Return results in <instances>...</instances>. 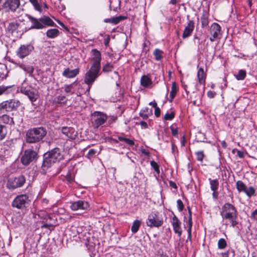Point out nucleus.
Instances as JSON below:
<instances>
[{
    "mask_svg": "<svg viewBox=\"0 0 257 257\" xmlns=\"http://www.w3.org/2000/svg\"><path fill=\"white\" fill-rule=\"evenodd\" d=\"M91 54L93 63L89 70L85 73L84 78L85 83L89 86H91L101 74V53L97 49H94L91 50Z\"/></svg>",
    "mask_w": 257,
    "mask_h": 257,
    "instance_id": "obj_1",
    "label": "nucleus"
},
{
    "mask_svg": "<svg viewBox=\"0 0 257 257\" xmlns=\"http://www.w3.org/2000/svg\"><path fill=\"white\" fill-rule=\"evenodd\" d=\"M64 159V155L60 149L54 148L44 155L42 167L49 168L53 163L60 162Z\"/></svg>",
    "mask_w": 257,
    "mask_h": 257,
    "instance_id": "obj_2",
    "label": "nucleus"
},
{
    "mask_svg": "<svg viewBox=\"0 0 257 257\" xmlns=\"http://www.w3.org/2000/svg\"><path fill=\"white\" fill-rule=\"evenodd\" d=\"M46 134V129L43 127L31 128L26 133V142L29 143H38L45 137Z\"/></svg>",
    "mask_w": 257,
    "mask_h": 257,
    "instance_id": "obj_3",
    "label": "nucleus"
},
{
    "mask_svg": "<svg viewBox=\"0 0 257 257\" xmlns=\"http://www.w3.org/2000/svg\"><path fill=\"white\" fill-rule=\"evenodd\" d=\"M28 18L33 24L31 27L33 29H42L46 27L55 26V23L47 16H44L38 19L29 15Z\"/></svg>",
    "mask_w": 257,
    "mask_h": 257,
    "instance_id": "obj_4",
    "label": "nucleus"
},
{
    "mask_svg": "<svg viewBox=\"0 0 257 257\" xmlns=\"http://www.w3.org/2000/svg\"><path fill=\"white\" fill-rule=\"evenodd\" d=\"M107 119V116L105 113L97 111H94L90 116L92 126L95 128H97L103 124Z\"/></svg>",
    "mask_w": 257,
    "mask_h": 257,
    "instance_id": "obj_5",
    "label": "nucleus"
},
{
    "mask_svg": "<svg viewBox=\"0 0 257 257\" xmlns=\"http://www.w3.org/2000/svg\"><path fill=\"white\" fill-rule=\"evenodd\" d=\"M146 223L148 226L151 227H159L162 225L163 220L159 216L157 211H154L149 215Z\"/></svg>",
    "mask_w": 257,
    "mask_h": 257,
    "instance_id": "obj_6",
    "label": "nucleus"
},
{
    "mask_svg": "<svg viewBox=\"0 0 257 257\" xmlns=\"http://www.w3.org/2000/svg\"><path fill=\"white\" fill-rule=\"evenodd\" d=\"M21 92L27 95L32 102L36 101L39 97L38 91L30 86H23L21 88Z\"/></svg>",
    "mask_w": 257,
    "mask_h": 257,
    "instance_id": "obj_7",
    "label": "nucleus"
},
{
    "mask_svg": "<svg viewBox=\"0 0 257 257\" xmlns=\"http://www.w3.org/2000/svg\"><path fill=\"white\" fill-rule=\"evenodd\" d=\"M26 179L23 175L10 179L7 183V187L10 189H14L22 187L25 183Z\"/></svg>",
    "mask_w": 257,
    "mask_h": 257,
    "instance_id": "obj_8",
    "label": "nucleus"
},
{
    "mask_svg": "<svg viewBox=\"0 0 257 257\" xmlns=\"http://www.w3.org/2000/svg\"><path fill=\"white\" fill-rule=\"evenodd\" d=\"M37 156V154L35 151L31 149L26 150L22 155L21 161L23 165H28L35 160Z\"/></svg>",
    "mask_w": 257,
    "mask_h": 257,
    "instance_id": "obj_9",
    "label": "nucleus"
},
{
    "mask_svg": "<svg viewBox=\"0 0 257 257\" xmlns=\"http://www.w3.org/2000/svg\"><path fill=\"white\" fill-rule=\"evenodd\" d=\"M29 198L26 194L18 195L13 200L12 205L13 207L18 209H23L26 207V205L28 203Z\"/></svg>",
    "mask_w": 257,
    "mask_h": 257,
    "instance_id": "obj_10",
    "label": "nucleus"
},
{
    "mask_svg": "<svg viewBox=\"0 0 257 257\" xmlns=\"http://www.w3.org/2000/svg\"><path fill=\"white\" fill-rule=\"evenodd\" d=\"M237 214L235 207L229 203H225L222 207L220 215L222 218Z\"/></svg>",
    "mask_w": 257,
    "mask_h": 257,
    "instance_id": "obj_11",
    "label": "nucleus"
},
{
    "mask_svg": "<svg viewBox=\"0 0 257 257\" xmlns=\"http://www.w3.org/2000/svg\"><path fill=\"white\" fill-rule=\"evenodd\" d=\"M20 0H7L2 5V9L5 12H15L19 7Z\"/></svg>",
    "mask_w": 257,
    "mask_h": 257,
    "instance_id": "obj_12",
    "label": "nucleus"
},
{
    "mask_svg": "<svg viewBox=\"0 0 257 257\" xmlns=\"http://www.w3.org/2000/svg\"><path fill=\"white\" fill-rule=\"evenodd\" d=\"M34 49L33 46L31 44L21 45L17 51V54L20 58H24L29 55Z\"/></svg>",
    "mask_w": 257,
    "mask_h": 257,
    "instance_id": "obj_13",
    "label": "nucleus"
},
{
    "mask_svg": "<svg viewBox=\"0 0 257 257\" xmlns=\"http://www.w3.org/2000/svg\"><path fill=\"white\" fill-rule=\"evenodd\" d=\"M189 16H187V19L188 20L187 24L185 28V29L183 31V34H182V38L183 39H186L189 37L192 33L194 27H195V23L194 21L191 20L189 19Z\"/></svg>",
    "mask_w": 257,
    "mask_h": 257,
    "instance_id": "obj_14",
    "label": "nucleus"
},
{
    "mask_svg": "<svg viewBox=\"0 0 257 257\" xmlns=\"http://www.w3.org/2000/svg\"><path fill=\"white\" fill-rule=\"evenodd\" d=\"M70 207L74 211L85 210L89 208V204L86 201L79 200L72 203Z\"/></svg>",
    "mask_w": 257,
    "mask_h": 257,
    "instance_id": "obj_15",
    "label": "nucleus"
},
{
    "mask_svg": "<svg viewBox=\"0 0 257 257\" xmlns=\"http://www.w3.org/2000/svg\"><path fill=\"white\" fill-rule=\"evenodd\" d=\"M61 131L68 139L74 140L77 136V132L73 127L63 126L61 128Z\"/></svg>",
    "mask_w": 257,
    "mask_h": 257,
    "instance_id": "obj_16",
    "label": "nucleus"
},
{
    "mask_svg": "<svg viewBox=\"0 0 257 257\" xmlns=\"http://www.w3.org/2000/svg\"><path fill=\"white\" fill-rule=\"evenodd\" d=\"M221 27L219 24L216 23H213L210 28V34L212 36L210 38L211 42L214 41L215 39L218 38L220 35Z\"/></svg>",
    "mask_w": 257,
    "mask_h": 257,
    "instance_id": "obj_17",
    "label": "nucleus"
},
{
    "mask_svg": "<svg viewBox=\"0 0 257 257\" xmlns=\"http://www.w3.org/2000/svg\"><path fill=\"white\" fill-rule=\"evenodd\" d=\"M171 223L173 226L174 232L177 234L179 237H180L182 235V232L181 227V222L175 215H174L172 217Z\"/></svg>",
    "mask_w": 257,
    "mask_h": 257,
    "instance_id": "obj_18",
    "label": "nucleus"
},
{
    "mask_svg": "<svg viewBox=\"0 0 257 257\" xmlns=\"http://www.w3.org/2000/svg\"><path fill=\"white\" fill-rule=\"evenodd\" d=\"M79 72L78 68L70 70L69 68L65 69L63 72L62 75L67 78H73L75 77Z\"/></svg>",
    "mask_w": 257,
    "mask_h": 257,
    "instance_id": "obj_19",
    "label": "nucleus"
},
{
    "mask_svg": "<svg viewBox=\"0 0 257 257\" xmlns=\"http://www.w3.org/2000/svg\"><path fill=\"white\" fill-rule=\"evenodd\" d=\"M0 122L10 125L15 124L13 118L6 114L0 116Z\"/></svg>",
    "mask_w": 257,
    "mask_h": 257,
    "instance_id": "obj_20",
    "label": "nucleus"
},
{
    "mask_svg": "<svg viewBox=\"0 0 257 257\" xmlns=\"http://www.w3.org/2000/svg\"><path fill=\"white\" fill-rule=\"evenodd\" d=\"M151 79L147 75H143L141 79V84L144 87H150L152 85Z\"/></svg>",
    "mask_w": 257,
    "mask_h": 257,
    "instance_id": "obj_21",
    "label": "nucleus"
},
{
    "mask_svg": "<svg viewBox=\"0 0 257 257\" xmlns=\"http://www.w3.org/2000/svg\"><path fill=\"white\" fill-rule=\"evenodd\" d=\"M197 78L198 83L201 85L205 83V74L204 73L203 68H199L197 72Z\"/></svg>",
    "mask_w": 257,
    "mask_h": 257,
    "instance_id": "obj_22",
    "label": "nucleus"
},
{
    "mask_svg": "<svg viewBox=\"0 0 257 257\" xmlns=\"http://www.w3.org/2000/svg\"><path fill=\"white\" fill-rule=\"evenodd\" d=\"M237 214L226 216L222 218L223 220L225 219L228 220V221L231 223V226L232 227H235L237 224H238V222L237 221Z\"/></svg>",
    "mask_w": 257,
    "mask_h": 257,
    "instance_id": "obj_23",
    "label": "nucleus"
},
{
    "mask_svg": "<svg viewBox=\"0 0 257 257\" xmlns=\"http://www.w3.org/2000/svg\"><path fill=\"white\" fill-rule=\"evenodd\" d=\"M178 91V87L175 82H173L172 84L171 90L170 93V101H172L174 97H175L177 92Z\"/></svg>",
    "mask_w": 257,
    "mask_h": 257,
    "instance_id": "obj_24",
    "label": "nucleus"
},
{
    "mask_svg": "<svg viewBox=\"0 0 257 257\" xmlns=\"http://www.w3.org/2000/svg\"><path fill=\"white\" fill-rule=\"evenodd\" d=\"M59 31L57 29H51L46 32V36L49 38L57 37L59 34Z\"/></svg>",
    "mask_w": 257,
    "mask_h": 257,
    "instance_id": "obj_25",
    "label": "nucleus"
},
{
    "mask_svg": "<svg viewBox=\"0 0 257 257\" xmlns=\"http://www.w3.org/2000/svg\"><path fill=\"white\" fill-rule=\"evenodd\" d=\"M152 114V110H150L148 107H146L144 109H142L139 113L140 116L144 119H148L149 115Z\"/></svg>",
    "mask_w": 257,
    "mask_h": 257,
    "instance_id": "obj_26",
    "label": "nucleus"
},
{
    "mask_svg": "<svg viewBox=\"0 0 257 257\" xmlns=\"http://www.w3.org/2000/svg\"><path fill=\"white\" fill-rule=\"evenodd\" d=\"M9 101L10 110L17 109L21 104V102L16 99H10Z\"/></svg>",
    "mask_w": 257,
    "mask_h": 257,
    "instance_id": "obj_27",
    "label": "nucleus"
},
{
    "mask_svg": "<svg viewBox=\"0 0 257 257\" xmlns=\"http://www.w3.org/2000/svg\"><path fill=\"white\" fill-rule=\"evenodd\" d=\"M8 74L7 66L5 64H0V78H6Z\"/></svg>",
    "mask_w": 257,
    "mask_h": 257,
    "instance_id": "obj_28",
    "label": "nucleus"
},
{
    "mask_svg": "<svg viewBox=\"0 0 257 257\" xmlns=\"http://www.w3.org/2000/svg\"><path fill=\"white\" fill-rule=\"evenodd\" d=\"M210 189L212 191H217L219 186V182L217 179L211 180L209 179Z\"/></svg>",
    "mask_w": 257,
    "mask_h": 257,
    "instance_id": "obj_29",
    "label": "nucleus"
},
{
    "mask_svg": "<svg viewBox=\"0 0 257 257\" xmlns=\"http://www.w3.org/2000/svg\"><path fill=\"white\" fill-rule=\"evenodd\" d=\"M236 186L237 190L240 192H244L246 189V186L241 181H238L236 183Z\"/></svg>",
    "mask_w": 257,
    "mask_h": 257,
    "instance_id": "obj_30",
    "label": "nucleus"
},
{
    "mask_svg": "<svg viewBox=\"0 0 257 257\" xmlns=\"http://www.w3.org/2000/svg\"><path fill=\"white\" fill-rule=\"evenodd\" d=\"M140 225H141V221L138 220H135L133 222V225L131 227L132 231L134 233L137 232L139 230Z\"/></svg>",
    "mask_w": 257,
    "mask_h": 257,
    "instance_id": "obj_31",
    "label": "nucleus"
},
{
    "mask_svg": "<svg viewBox=\"0 0 257 257\" xmlns=\"http://www.w3.org/2000/svg\"><path fill=\"white\" fill-rule=\"evenodd\" d=\"M67 101L66 97L64 95H59L55 97L53 100L55 103H65Z\"/></svg>",
    "mask_w": 257,
    "mask_h": 257,
    "instance_id": "obj_32",
    "label": "nucleus"
},
{
    "mask_svg": "<svg viewBox=\"0 0 257 257\" xmlns=\"http://www.w3.org/2000/svg\"><path fill=\"white\" fill-rule=\"evenodd\" d=\"M114 68L113 65L110 63H107L102 67V71L104 73L111 72Z\"/></svg>",
    "mask_w": 257,
    "mask_h": 257,
    "instance_id": "obj_33",
    "label": "nucleus"
},
{
    "mask_svg": "<svg viewBox=\"0 0 257 257\" xmlns=\"http://www.w3.org/2000/svg\"><path fill=\"white\" fill-rule=\"evenodd\" d=\"M118 140L121 142H125L127 145L133 146L135 145V142L133 140H130V139L126 138L121 136H118L117 137Z\"/></svg>",
    "mask_w": 257,
    "mask_h": 257,
    "instance_id": "obj_34",
    "label": "nucleus"
},
{
    "mask_svg": "<svg viewBox=\"0 0 257 257\" xmlns=\"http://www.w3.org/2000/svg\"><path fill=\"white\" fill-rule=\"evenodd\" d=\"M7 133V129L6 126L0 124V141L3 140L6 137Z\"/></svg>",
    "mask_w": 257,
    "mask_h": 257,
    "instance_id": "obj_35",
    "label": "nucleus"
},
{
    "mask_svg": "<svg viewBox=\"0 0 257 257\" xmlns=\"http://www.w3.org/2000/svg\"><path fill=\"white\" fill-rule=\"evenodd\" d=\"M20 67L30 74H32L34 71L33 67L31 66H26L24 64H21Z\"/></svg>",
    "mask_w": 257,
    "mask_h": 257,
    "instance_id": "obj_36",
    "label": "nucleus"
},
{
    "mask_svg": "<svg viewBox=\"0 0 257 257\" xmlns=\"http://www.w3.org/2000/svg\"><path fill=\"white\" fill-rule=\"evenodd\" d=\"M246 76V72L244 70H239L238 74L235 75V78L238 80H243Z\"/></svg>",
    "mask_w": 257,
    "mask_h": 257,
    "instance_id": "obj_37",
    "label": "nucleus"
},
{
    "mask_svg": "<svg viewBox=\"0 0 257 257\" xmlns=\"http://www.w3.org/2000/svg\"><path fill=\"white\" fill-rule=\"evenodd\" d=\"M3 109H6L7 111L10 110L9 100L4 101L0 103V111Z\"/></svg>",
    "mask_w": 257,
    "mask_h": 257,
    "instance_id": "obj_38",
    "label": "nucleus"
},
{
    "mask_svg": "<svg viewBox=\"0 0 257 257\" xmlns=\"http://www.w3.org/2000/svg\"><path fill=\"white\" fill-rule=\"evenodd\" d=\"M218 247L219 249H224L227 246V243L224 238H220L219 239L217 243Z\"/></svg>",
    "mask_w": 257,
    "mask_h": 257,
    "instance_id": "obj_39",
    "label": "nucleus"
},
{
    "mask_svg": "<svg viewBox=\"0 0 257 257\" xmlns=\"http://www.w3.org/2000/svg\"><path fill=\"white\" fill-rule=\"evenodd\" d=\"M29 1L33 5L36 10L39 12L42 11L41 7L39 4L38 0H29Z\"/></svg>",
    "mask_w": 257,
    "mask_h": 257,
    "instance_id": "obj_40",
    "label": "nucleus"
},
{
    "mask_svg": "<svg viewBox=\"0 0 257 257\" xmlns=\"http://www.w3.org/2000/svg\"><path fill=\"white\" fill-rule=\"evenodd\" d=\"M126 19V17L119 16L118 17L111 18V23L114 24H117L121 21Z\"/></svg>",
    "mask_w": 257,
    "mask_h": 257,
    "instance_id": "obj_41",
    "label": "nucleus"
},
{
    "mask_svg": "<svg viewBox=\"0 0 257 257\" xmlns=\"http://www.w3.org/2000/svg\"><path fill=\"white\" fill-rule=\"evenodd\" d=\"M162 51L158 49H155V50L154 52V55L155 57V59L157 61L161 60L162 58Z\"/></svg>",
    "mask_w": 257,
    "mask_h": 257,
    "instance_id": "obj_42",
    "label": "nucleus"
},
{
    "mask_svg": "<svg viewBox=\"0 0 257 257\" xmlns=\"http://www.w3.org/2000/svg\"><path fill=\"white\" fill-rule=\"evenodd\" d=\"M201 25L202 27H205L208 25V19L205 15L203 14L201 17Z\"/></svg>",
    "mask_w": 257,
    "mask_h": 257,
    "instance_id": "obj_43",
    "label": "nucleus"
},
{
    "mask_svg": "<svg viewBox=\"0 0 257 257\" xmlns=\"http://www.w3.org/2000/svg\"><path fill=\"white\" fill-rule=\"evenodd\" d=\"M96 153L97 151L96 150L94 149H90L86 155V157L89 159H91L95 156Z\"/></svg>",
    "mask_w": 257,
    "mask_h": 257,
    "instance_id": "obj_44",
    "label": "nucleus"
},
{
    "mask_svg": "<svg viewBox=\"0 0 257 257\" xmlns=\"http://www.w3.org/2000/svg\"><path fill=\"white\" fill-rule=\"evenodd\" d=\"M255 190L253 188V187L250 186L248 189L246 188V189L244 193L246 194V195L250 197L251 196L253 195L254 194Z\"/></svg>",
    "mask_w": 257,
    "mask_h": 257,
    "instance_id": "obj_45",
    "label": "nucleus"
},
{
    "mask_svg": "<svg viewBox=\"0 0 257 257\" xmlns=\"http://www.w3.org/2000/svg\"><path fill=\"white\" fill-rule=\"evenodd\" d=\"M151 167L154 169V171L158 174L160 173L159 166L158 164L154 161H152L150 162Z\"/></svg>",
    "mask_w": 257,
    "mask_h": 257,
    "instance_id": "obj_46",
    "label": "nucleus"
},
{
    "mask_svg": "<svg viewBox=\"0 0 257 257\" xmlns=\"http://www.w3.org/2000/svg\"><path fill=\"white\" fill-rule=\"evenodd\" d=\"M175 116V113L172 111L171 113H166L164 115V119L168 120H172Z\"/></svg>",
    "mask_w": 257,
    "mask_h": 257,
    "instance_id": "obj_47",
    "label": "nucleus"
},
{
    "mask_svg": "<svg viewBox=\"0 0 257 257\" xmlns=\"http://www.w3.org/2000/svg\"><path fill=\"white\" fill-rule=\"evenodd\" d=\"M197 160L202 162L204 158L203 151H198L196 153Z\"/></svg>",
    "mask_w": 257,
    "mask_h": 257,
    "instance_id": "obj_48",
    "label": "nucleus"
},
{
    "mask_svg": "<svg viewBox=\"0 0 257 257\" xmlns=\"http://www.w3.org/2000/svg\"><path fill=\"white\" fill-rule=\"evenodd\" d=\"M188 213H189V217L188 220L186 221V224H184L185 226L186 225H192V215H191V211L189 207H188Z\"/></svg>",
    "mask_w": 257,
    "mask_h": 257,
    "instance_id": "obj_49",
    "label": "nucleus"
},
{
    "mask_svg": "<svg viewBox=\"0 0 257 257\" xmlns=\"http://www.w3.org/2000/svg\"><path fill=\"white\" fill-rule=\"evenodd\" d=\"M187 226V227L188 228L187 231L188 233V237L187 241L189 239L190 242L192 241L191 239V229L192 225H186Z\"/></svg>",
    "mask_w": 257,
    "mask_h": 257,
    "instance_id": "obj_50",
    "label": "nucleus"
},
{
    "mask_svg": "<svg viewBox=\"0 0 257 257\" xmlns=\"http://www.w3.org/2000/svg\"><path fill=\"white\" fill-rule=\"evenodd\" d=\"M177 208L179 210V211L181 212L182 211L184 207V204L182 202V201L180 199H178L177 201Z\"/></svg>",
    "mask_w": 257,
    "mask_h": 257,
    "instance_id": "obj_51",
    "label": "nucleus"
},
{
    "mask_svg": "<svg viewBox=\"0 0 257 257\" xmlns=\"http://www.w3.org/2000/svg\"><path fill=\"white\" fill-rule=\"evenodd\" d=\"M54 226H55V225L52 223H46L43 224L41 226V228H48L51 230V228H52V229H53V227Z\"/></svg>",
    "mask_w": 257,
    "mask_h": 257,
    "instance_id": "obj_52",
    "label": "nucleus"
},
{
    "mask_svg": "<svg viewBox=\"0 0 257 257\" xmlns=\"http://www.w3.org/2000/svg\"><path fill=\"white\" fill-rule=\"evenodd\" d=\"M73 84H71L70 85H65V91L66 93L71 92L72 89L73 88Z\"/></svg>",
    "mask_w": 257,
    "mask_h": 257,
    "instance_id": "obj_53",
    "label": "nucleus"
},
{
    "mask_svg": "<svg viewBox=\"0 0 257 257\" xmlns=\"http://www.w3.org/2000/svg\"><path fill=\"white\" fill-rule=\"evenodd\" d=\"M17 27H18V24L17 23H11L9 24L8 28L10 30L13 31V30L16 29L17 28Z\"/></svg>",
    "mask_w": 257,
    "mask_h": 257,
    "instance_id": "obj_54",
    "label": "nucleus"
},
{
    "mask_svg": "<svg viewBox=\"0 0 257 257\" xmlns=\"http://www.w3.org/2000/svg\"><path fill=\"white\" fill-rule=\"evenodd\" d=\"M235 151H236L237 152V155L240 158H242L245 156V153L243 151L237 150H233V152H234Z\"/></svg>",
    "mask_w": 257,
    "mask_h": 257,
    "instance_id": "obj_55",
    "label": "nucleus"
},
{
    "mask_svg": "<svg viewBox=\"0 0 257 257\" xmlns=\"http://www.w3.org/2000/svg\"><path fill=\"white\" fill-rule=\"evenodd\" d=\"M172 134L174 136H176L178 134V128L177 127H174L172 126L170 127Z\"/></svg>",
    "mask_w": 257,
    "mask_h": 257,
    "instance_id": "obj_56",
    "label": "nucleus"
},
{
    "mask_svg": "<svg viewBox=\"0 0 257 257\" xmlns=\"http://www.w3.org/2000/svg\"><path fill=\"white\" fill-rule=\"evenodd\" d=\"M9 87L3 85L0 86V95L3 94Z\"/></svg>",
    "mask_w": 257,
    "mask_h": 257,
    "instance_id": "obj_57",
    "label": "nucleus"
},
{
    "mask_svg": "<svg viewBox=\"0 0 257 257\" xmlns=\"http://www.w3.org/2000/svg\"><path fill=\"white\" fill-rule=\"evenodd\" d=\"M109 41H110V37H109V36L107 35L105 38H104V40H103V43H104V45H105L106 46H108V44L109 43Z\"/></svg>",
    "mask_w": 257,
    "mask_h": 257,
    "instance_id": "obj_58",
    "label": "nucleus"
},
{
    "mask_svg": "<svg viewBox=\"0 0 257 257\" xmlns=\"http://www.w3.org/2000/svg\"><path fill=\"white\" fill-rule=\"evenodd\" d=\"M160 114H161V111H160V108L158 107L155 108V115H156V117L160 116Z\"/></svg>",
    "mask_w": 257,
    "mask_h": 257,
    "instance_id": "obj_59",
    "label": "nucleus"
},
{
    "mask_svg": "<svg viewBox=\"0 0 257 257\" xmlns=\"http://www.w3.org/2000/svg\"><path fill=\"white\" fill-rule=\"evenodd\" d=\"M251 217L257 220V209H255L253 212H252L251 213Z\"/></svg>",
    "mask_w": 257,
    "mask_h": 257,
    "instance_id": "obj_60",
    "label": "nucleus"
},
{
    "mask_svg": "<svg viewBox=\"0 0 257 257\" xmlns=\"http://www.w3.org/2000/svg\"><path fill=\"white\" fill-rule=\"evenodd\" d=\"M140 124L144 128H148V124H147V123L146 122H145L144 121H141L140 122Z\"/></svg>",
    "mask_w": 257,
    "mask_h": 257,
    "instance_id": "obj_61",
    "label": "nucleus"
},
{
    "mask_svg": "<svg viewBox=\"0 0 257 257\" xmlns=\"http://www.w3.org/2000/svg\"><path fill=\"white\" fill-rule=\"evenodd\" d=\"M66 179L68 182H72L73 181V178L70 175H67L66 176Z\"/></svg>",
    "mask_w": 257,
    "mask_h": 257,
    "instance_id": "obj_62",
    "label": "nucleus"
},
{
    "mask_svg": "<svg viewBox=\"0 0 257 257\" xmlns=\"http://www.w3.org/2000/svg\"><path fill=\"white\" fill-rule=\"evenodd\" d=\"M215 95V93L212 92V91H209L207 92V96L209 97V98H213L214 97Z\"/></svg>",
    "mask_w": 257,
    "mask_h": 257,
    "instance_id": "obj_63",
    "label": "nucleus"
},
{
    "mask_svg": "<svg viewBox=\"0 0 257 257\" xmlns=\"http://www.w3.org/2000/svg\"><path fill=\"white\" fill-rule=\"evenodd\" d=\"M155 257H168V255L166 254H164L163 253H158L156 255Z\"/></svg>",
    "mask_w": 257,
    "mask_h": 257,
    "instance_id": "obj_64",
    "label": "nucleus"
}]
</instances>
